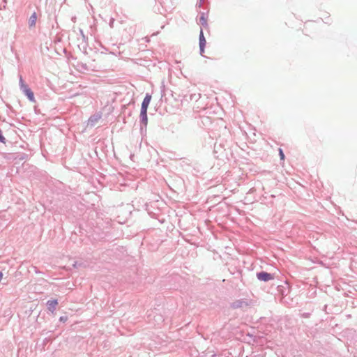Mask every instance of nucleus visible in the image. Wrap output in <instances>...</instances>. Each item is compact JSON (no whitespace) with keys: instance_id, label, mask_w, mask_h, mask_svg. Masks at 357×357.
I'll list each match as a JSON object with an SVG mask.
<instances>
[{"instance_id":"obj_1","label":"nucleus","mask_w":357,"mask_h":357,"mask_svg":"<svg viewBox=\"0 0 357 357\" xmlns=\"http://www.w3.org/2000/svg\"><path fill=\"white\" fill-rule=\"evenodd\" d=\"M257 278L263 282H268L274 278L273 275L266 271H260L256 274Z\"/></svg>"},{"instance_id":"obj_2","label":"nucleus","mask_w":357,"mask_h":357,"mask_svg":"<svg viewBox=\"0 0 357 357\" xmlns=\"http://www.w3.org/2000/svg\"><path fill=\"white\" fill-rule=\"evenodd\" d=\"M206 38L204 35L203 29H200L199 36V53L202 56L204 53V49L206 47Z\"/></svg>"},{"instance_id":"obj_3","label":"nucleus","mask_w":357,"mask_h":357,"mask_svg":"<svg viewBox=\"0 0 357 357\" xmlns=\"http://www.w3.org/2000/svg\"><path fill=\"white\" fill-rule=\"evenodd\" d=\"M139 117L141 123V130L142 131L144 128L145 129L146 128L148 123L147 109H141Z\"/></svg>"},{"instance_id":"obj_4","label":"nucleus","mask_w":357,"mask_h":357,"mask_svg":"<svg viewBox=\"0 0 357 357\" xmlns=\"http://www.w3.org/2000/svg\"><path fill=\"white\" fill-rule=\"evenodd\" d=\"M21 91L24 93L25 96H26L27 98L31 101L34 102L35 98L33 92L31 91V89L29 87V86H26V88H23L21 89Z\"/></svg>"},{"instance_id":"obj_5","label":"nucleus","mask_w":357,"mask_h":357,"mask_svg":"<svg viewBox=\"0 0 357 357\" xmlns=\"http://www.w3.org/2000/svg\"><path fill=\"white\" fill-rule=\"evenodd\" d=\"M46 305H47V308L48 311L53 313L56 310V305H58V300L57 299L48 300L47 301Z\"/></svg>"},{"instance_id":"obj_6","label":"nucleus","mask_w":357,"mask_h":357,"mask_svg":"<svg viewBox=\"0 0 357 357\" xmlns=\"http://www.w3.org/2000/svg\"><path fill=\"white\" fill-rule=\"evenodd\" d=\"M151 100V96L149 93H146L142 102L141 109H148Z\"/></svg>"},{"instance_id":"obj_7","label":"nucleus","mask_w":357,"mask_h":357,"mask_svg":"<svg viewBox=\"0 0 357 357\" xmlns=\"http://www.w3.org/2000/svg\"><path fill=\"white\" fill-rule=\"evenodd\" d=\"M247 305H248L247 302H245L243 300H236L231 304V307L234 309L241 308V307H243V306H247Z\"/></svg>"},{"instance_id":"obj_8","label":"nucleus","mask_w":357,"mask_h":357,"mask_svg":"<svg viewBox=\"0 0 357 357\" xmlns=\"http://www.w3.org/2000/svg\"><path fill=\"white\" fill-rule=\"evenodd\" d=\"M36 20H37V14L36 12H33L28 20L29 26V27L35 26Z\"/></svg>"},{"instance_id":"obj_9","label":"nucleus","mask_w":357,"mask_h":357,"mask_svg":"<svg viewBox=\"0 0 357 357\" xmlns=\"http://www.w3.org/2000/svg\"><path fill=\"white\" fill-rule=\"evenodd\" d=\"M199 24H201L205 29L208 27V24L207 22V17L206 16H200L199 20Z\"/></svg>"},{"instance_id":"obj_10","label":"nucleus","mask_w":357,"mask_h":357,"mask_svg":"<svg viewBox=\"0 0 357 357\" xmlns=\"http://www.w3.org/2000/svg\"><path fill=\"white\" fill-rule=\"evenodd\" d=\"M19 84H20V90L23 88H26V86H28L27 84H26L23 80V78L20 75V82H19Z\"/></svg>"},{"instance_id":"obj_11","label":"nucleus","mask_w":357,"mask_h":357,"mask_svg":"<svg viewBox=\"0 0 357 357\" xmlns=\"http://www.w3.org/2000/svg\"><path fill=\"white\" fill-rule=\"evenodd\" d=\"M200 97H201L200 93H198V94H195V93H194V94H191V95H190V99L191 100H195V101H197V100H198L200 98Z\"/></svg>"},{"instance_id":"obj_12","label":"nucleus","mask_w":357,"mask_h":357,"mask_svg":"<svg viewBox=\"0 0 357 357\" xmlns=\"http://www.w3.org/2000/svg\"><path fill=\"white\" fill-rule=\"evenodd\" d=\"M98 118L95 116H91L89 119V123H91V125H93L97 121Z\"/></svg>"},{"instance_id":"obj_13","label":"nucleus","mask_w":357,"mask_h":357,"mask_svg":"<svg viewBox=\"0 0 357 357\" xmlns=\"http://www.w3.org/2000/svg\"><path fill=\"white\" fill-rule=\"evenodd\" d=\"M279 155L281 160H284L285 155L282 149H279Z\"/></svg>"},{"instance_id":"obj_14","label":"nucleus","mask_w":357,"mask_h":357,"mask_svg":"<svg viewBox=\"0 0 357 357\" xmlns=\"http://www.w3.org/2000/svg\"><path fill=\"white\" fill-rule=\"evenodd\" d=\"M0 142L5 144L6 138L3 137L2 134V131L0 130Z\"/></svg>"},{"instance_id":"obj_15","label":"nucleus","mask_w":357,"mask_h":357,"mask_svg":"<svg viewBox=\"0 0 357 357\" xmlns=\"http://www.w3.org/2000/svg\"><path fill=\"white\" fill-rule=\"evenodd\" d=\"M68 320V316H61L59 318V321L61 322L65 323Z\"/></svg>"},{"instance_id":"obj_16","label":"nucleus","mask_w":357,"mask_h":357,"mask_svg":"<svg viewBox=\"0 0 357 357\" xmlns=\"http://www.w3.org/2000/svg\"><path fill=\"white\" fill-rule=\"evenodd\" d=\"M114 18H111V19H110V21H109V26H110L111 28H113V26H114Z\"/></svg>"},{"instance_id":"obj_17","label":"nucleus","mask_w":357,"mask_h":357,"mask_svg":"<svg viewBox=\"0 0 357 357\" xmlns=\"http://www.w3.org/2000/svg\"><path fill=\"white\" fill-rule=\"evenodd\" d=\"M199 14H200V16H206V17H207V13L200 12Z\"/></svg>"},{"instance_id":"obj_18","label":"nucleus","mask_w":357,"mask_h":357,"mask_svg":"<svg viewBox=\"0 0 357 357\" xmlns=\"http://www.w3.org/2000/svg\"><path fill=\"white\" fill-rule=\"evenodd\" d=\"M80 33H81V35H82V36L83 39H84V40H85L86 36H85V35L84 34L83 31H82V30H80Z\"/></svg>"},{"instance_id":"obj_19","label":"nucleus","mask_w":357,"mask_h":357,"mask_svg":"<svg viewBox=\"0 0 357 357\" xmlns=\"http://www.w3.org/2000/svg\"><path fill=\"white\" fill-rule=\"evenodd\" d=\"M3 273L1 271H0V281L2 280L3 278Z\"/></svg>"},{"instance_id":"obj_20","label":"nucleus","mask_w":357,"mask_h":357,"mask_svg":"<svg viewBox=\"0 0 357 357\" xmlns=\"http://www.w3.org/2000/svg\"><path fill=\"white\" fill-rule=\"evenodd\" d=\"M2 1L4 3L3 8H6V4L7 3V1L6 0H2Z\"/></svg>"},{"instance_id":"obj_21","label":"nucleus","mask_w":357,"mask_h":357,"mask_svg":"<svg viewBox=\"0 0 357 357\" xmlns=\"http://www.w3.org/2000/svg\"><path fill=\"white\" fill-rule=\"evenodd\" d=\"M164 88H165V86H162V89L161 90L162 93H164Z\"/></svg>"},{"instance_id":"obj_22","label":"nucleus","mask_w":357,"mask_h":357,"mask_svg":"<svg viewBox=\"0 0 357 357\" xmlns=\"http://www.w3.org/2000/svg\"><path fill=\"white\" fill-rule=\"evenodd\" d=\"M158 318H159L160 320H162V317L160 315L158 317Z\"/></svg>"},{"instance_id":"obj_23","label":"nucleus","mask_w":357,"mask_h":357,"mask_svg":"<svg viewBox=\"0 0 357 357\" xmlns=\"http://www.w3.org/2000/svg\"><path fill=\"white\" fill-rule=\"evenodd\" d=\"M202 1H203V0H200L199 6H202Z\"/></svg>"}]
</instances>
